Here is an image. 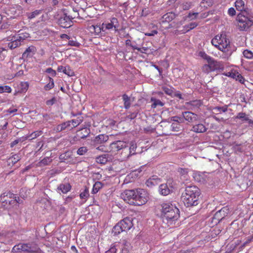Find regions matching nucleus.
Wrapping results in <instances>:
<instances>
[{
	"instance_id": "f257e3e1",
	"label": "nucleus",
	"mask_w": 253,
	"mask_h": 253,
	"mask_svg": "<svg viewBox=\"0 0 253 253\" xmlns=\"http://www.w3.org/2000/svg\"><path fill=\"white\" fill-rule=\"evenodd\" d=\"M122 198L127 203L135 206H141L148 200V194L143 189L126 190L121 194Z\"/></svg>"
},
{
	"instance_id": "f03ea898",
	"label": "nucleus",
	"mask_w": 253,
	"mask_h": 253,
	"mask_svg": "<svg viewBox=\"0 0 253 253\" xmlns=\"http://www.w3.org/2000/svg\"><path fill=\"white\" fill-rule=\"evenodd\" d=\"M200 195L201 190L197 186H188L182 192L181 200L187 207L196 206L199 203Z\"/></svg>"
},
{
	"instance_id": "7ed1b4c3",
	"label": "nucleus",
	"mask_w": 253,
	"mask_h": 253,
	"mask_svg": "<svg viewBox=\"0 0 253 253\" xmlns=\"http://www.w3.org/2000/svg\"><path fill=\"white\" fill-rule=\"evenodd\" d=\"M161 206V216L164 220L165 219L171 224L178 219L179 211L175 206L170 203H163Z\"/></svg>"
},
{
	"instance_id": "20e7f679",
	"label": "nucleus",
	"mask_w": 253,
	"mask_h": 253,
	"mask_svg": "<svg viewBox=\"0 0 253 253\" xmlns=\"http://www.w3.org/2000/svg\"><path fill=\"white\" fill-rule=\"evenodd\" d=\"M237 27L240 31H247L253 25V13H248L247 15L239 13L236 17Z\"/></svg>"
},
{
	"instance_id": "39448f33",
	"label": "nucleus",
	"mask_w": 253,
	"mask_h": 253,
	"mask_svg": "<svg viewBox=\"0 0 253 253\" xmlns=\"http://www.w3.org/2000/svg\"><path fill=\"white\" fill-rule=\"evenodd\" d=\"M40 250L38 245L35 242L19 243L12 249V253L24 252L26 253H36Z\"/></svg>"
},
{
	"instance_id": "423d86ee",
	"label": "nucleus",
	"mask_w": 253,
	"mask_h": 253,
	"mask_svg": "<svg viewBox=\"0 0 253 253\" xmlns=\"http://www.w3.org/2000/svg\"><path fill=\"white\" fill-rule=\"evenodd\" d=\"M211 42L213 45L224 52L228 51L230 48V42L224 34L216 35L212 39Z\"/></svg>"
},
{
	"instance_id": "0eeeda50",
	"label": "nucleus",
	"mask_w": 253,
	"mask_h": 253,
	"mask_svg": "<svg viewBox=\"0 0 253 253\" xmlns=\"http://www.w3.org/2000/svg\"><path fill=\"white\" fill-rule=\"evenodd\" d=\"M0 202L4 206L14 207L20 203V199L11 192L3 193L0 196Z\"/></svg>"
},
{
	"instance_id": "6e6552de",
	"label": "nucleus",
	"mask_w": 253,
	"mask_h": 253,
	"mask_svg": "<svg viewBox=\"0 0 253 253\" xmlns=\"http://www.w3.org/2000/svg\"><path fill=\"white\" fill-rule=\"evenodd\" d=\"M133 227L132 220L129 217L125 218L118 222L113 228V232L118 235L124 231H127Z\"/></svg>"
},
{
	"instance_id": "1a4fd4ad",
	"label": "nucleus",
	"mask_w": 253,
	"mask_h": 253,
	"mask_svg": "<svg viewBox=\"0 0 253 253\" xmlns=\"http://www.w3.org/2000/svg\"><path fill=\"white\" fill-rule=\"evenodd\" d=\"M136 148V144L134 142H131L129 146H128L126 143V145L122 149L121 157L122 160H126L130 156L135 154Z\"/></svg>"
},
{
	"instance_id": "9d476101",
	"label": "nucleus",
	"mask_w": 253,
	"mask_h": 253,
	"mask_svg": "<svg viewBox=\"0 0 253 253\" xmlns=\"http://www.w3.org/2000/svg\"><path fill=\"white\" fill-rule=\"evenodd\" d=\"M229 213V209L227 207H223L221 210L218 211L214 214L212 218V222L216 224L219 223L221 220L228 215Z\"/></svg>"
},
{
	"instance_id": "9b49d317",
	"label": "nucleus",
	"mask_w": 253,
	"mask_h": 253,
	"mask_svg": "<svg viewBox=\"0 0 253 253\" xmlns=\"http://www.w3.org/2000/svg\"><path fill=\"white\" fill-rule=\"evenodd\" d=\"M202 105L203 102L201 100L196 99L186 102L184 104V107L187 110L196 111L198 110Z\"/></svg>"
},
{
	"instance_id": "f8f14e48",
	"label": "nucleus",
	"mask_w": 253,
	"mask_h": 253,
	"mask_svg": "<svg viewBox=\"0 0 253 253\" xmlns=\"http://www.w3.org/2000/svg\"><path fill=\"white\" fill-rule=\"evenodd\" d=\"M119 27V23L118 19L115 17H112L109 23H103L101 25L102 31L105 32L107 30H111L114 28L115 31H117Z\"/></svg>"
},
{
	"instance_id": "ddd939ff",
	"label": "nucleus",
	"mask_w": 253,
	"mask_h": 253,
	"mask_svg": "<svg viewBox=\"0 0 253 253\" xmlns=\"http://www.w3.org/2000/svg\"><path fill=\"white\" fill-rule=\"evenodd\" d=\"M73 19L72 17L67 16L66 14L60 17L58 20L59 24L63 28H67L70 27L72 25V20Z\"/></svg>"
},
{
	"instance_id": "4468645a",
	"label": "nucleus",
	"mask_w": 253,
	"mask_h": 253,
	"mask_svg": "<svg viewBox=\"0 0 253 253\" xmlns=\"http://www.w3.org/2000/svg\"><path fill=\"white\" fill-rule=\"evenodd\" d=\"M87 30L91 36L96 37L100 35L101 32L102 31V28L100 25H92L88 26Z\"/></svg>"
},
{
	"instance_id": "2eb2a0df",
	"label": "nucleus",
	"mask_w": 253,
	"mask_h": 253,
	"mask_svg": "<svg viewBox=\"0 0 253 253\" xmlns=\"http://www.w3.org/2000/svg\"><path fill=\"white\" fill-rule=\"evenodd\" d=\"M182 116L184 118V120L189 123H194L198 119V115L190 111L182 113Z\"/></svg>"
},
{
	"instance_id": "dca6fc26",
	"label": "nucleus",
	"mask_w": 253,
	"mask_h": 253,
	"mask_svg": "<svg viewBox=\"0 0 253 253\" xmlns=\"http://www.w3.org/2000/svg\"><path fill=\"white\" fill-rule=\"evenodd\" d=\"M21 159V156L19 154H11V156L7 159V165L12 167Z\"/></svg>"
},
{
	"instance_id": "f3484780",
	"label": "nucleus",
	"mask_w": 253,
	"mask_h": 253,
	"mask_svg": "<svg viewBox=\"0 0 253 253\" xmlns=\"http://www.w3.org/2000/svg\"><path fill=\"white\" fill-rule=\"evenodd\" d=\"M126 145V143L122 141H117L112 143L110 144V147L111 148L112 150L113 151H119L122 150L123 147Z\"/></svg>"
},
{
	"instance_id": "a211bd4d",
	"label": "nucleus",
	"mask_w": 253,
	"mask_h": 253,
	"mask_svg": "<svg viewBox=\"0 0 253 253\" xmlns=\"http://www.w3.org/2000/svg\"><path fill=\"white\" fill-rule=\"evenodd\" d=\"M160 182V179L159 178L158 176L154 175L152 176V177L149 178L146 181V185H147V186L152 188L153 186L158 185Z\"/></svg>"
},
{
	"instance_id": "6ab92c4d",
	"label": "nucleus",
	"mask_w": 253,
	"mask_h": 253,
	"mask_svg": "<svg viewBox=\"0 0 253 253\" xmlns=\"http://www.w3.org/2000/svg\"><path fill=\"white\" fill-rule=\"evenodd\" d=\"M208 65L212 71L217 70L220 68L221 64L219 62L215 60L213 58H211L208 62Z\"/></svg>"
},
{
	"instance_id": "aec40b11",
	"label": "nucleus",
	"mask_w": 253,
	"mask_h": 253,
	"mask_svg": "<svg viewBox=\"0 0 253 253\" xmlns=\"http://www.w3.org/2000/svg\"><path fill=\"white\" fill-rule=\"evenodd\" d=\"M171 188V187H169L167 184H161L159 186V192L162 195H168L172 191Z\"/></svg>"
},
{
	"instance_id": "412c9836",
	"label": "nucleus",
	"mask_w": 253,
	"mask_h": 253,
	"mask_svg": "<svg viewBox=\"0 0 253 253\" xmlns=\"http://www.w3.org/2000/svg\"><path fill=\"white\" fill-rule=\"evenodd\" d=\"M191 130L196 133H203L206 131L207 128L203 124L199 123L194 125Z\"/></svg>"
},
{
	"instance_id": "4be33fe9",
	"label": "nucleus",
	"mask_w": 253,
	"mask_h": 253,
	"mask_svg": "<svg viewBox=\"0 0 253 253\" xmlns=\"http://www.w3.org/2000/svg\"><path fill=\"white\" fill-rule=\"evenodd\" d=\"M108 139V136L104 134H99L96 136L93 139L95 144H100L106 142Z\"/></svg>"
},
{
	"instance_id": "5701e85b",
	"label": "nucleus",
	"mask_w": 253,
	"mask_h": 253,
	"mask_svg": "<svg viewBox=\"0 0 253 253\" xmlns=\"http://www.w3.org/2000/svg\"><path fill=\"white\" fill-rule=\"evenodd\" d=\"M110 158L111 157L109 154H103L96 157V162L98 164L104 165Z\"/></svg>"
},
{
	"instance_id": "b1692460",
	"label": "nucleus",
	"mask_w": 253,
	"mask_h": 253,
	"mask_svg": "<svg viewBox=\"0 0 253 253\" xmlns=\"http://www.w3.org/2000/svg\"><path fill=\"white\" fill-rule=\"evenodd\" d=\"M71 122L67 121L57 126L55 128V130L57 132H60L66 128H71Z\"/></svg>"
},
{
	"instance_id": "393cba45",
	"label": "nucleus",
	"mask_w": 253,
	"mask_h": 253,
	"mask_svg": "<svg viewBox=\"0 0 253 253\" xmlns=\"http://www.w3.org/2000/svg\"><path fill=\"white\" fill-rule=\"evenodd\" d=\"M36 50V47L34 46L28 47L23 53V58H27L32 56L35 53Z\"/></svg>"
},
{
	"instance_id": "a878e982",
	"label": "nucleus",
	"mask_w": 253,
	"mask_h": 253,
	"mask_svg": "<svg viewBox=\"0 0 253 253\" xmlns=\"http://www.w3.org/2000/svg\"><path fill=\"white\" fill-rule=\"evenodd\" d=\"M175 14L173 12H168L164 14L162 17L163 23L169 22L175 18Z\"/></svg>"
},
{
	"instance_id": "bb28decb",
	"label": "nucleus",
	"mask_w": 253,
	"mask_h": 253,
	"mask_svg": "<svg viewBox=\"0 0 253 253\" xmlns=\"http://www.w3.org/2000/svg\"><path fill=\"white\" fill-rule=\"evenodd\" d=\"M234 5L238 11H245L246 5L243 0H236L234 2Z\"/></svg>"
},
{
	"instance_id": "cd10ccee",
	"label": "nucleus",
	"mask_w": 253,
	"mask_h": 253,
	"mask_svg": "<svg viewBox=\"0 0 253 253\" xmlns=\"http://www.w3.org/2000/svg\"><path fill=\"white\" fill-rule=\"evenodd\" d=\"M57 189L60 190L63 193L66 194L71 190V186L68 183H62L58 186Z\"/></svg>"
},
{
	"instance_id": "c85d7f7f",
	"label": "nucleus",
	"mask_w": 253,
	"mask_h": 253,
	"mask_svg": "<svg viewBox=\"0 0 253 253\" xmlns=\"http://www.w3.org/2000/svg\"><path fill=\"white\" fill-rule=\"evenodd\" d=\"M90 133L89 128L87 127L83 128L79 131L80 137L81 139H84L87 137Z\"/></svg>"
},
{
	"instance_id": "c756f323",
	"label": "nucleus",
	"mask_w": 253,
	"mask_h": 253,
	"mask_svg": "<svg viewBox=\"0 0 253 253\" xmlns=\"http://www.w3.org/2000/svg\"><path fill=\"white\" fill-rule=\"evenodd\" d=\"M150 101L152 102V104H151V108L153 109L156 108L159 106L162 107L164 105V103L160 100L156 99L153 97L151 98Z\"/></svg>"
},
{
	"instance_id": "7c9ffc66",
	"label": "nucleus",
	"mask_w": 253,
	"mask_h": 253,
	"mask_svg": "<svg viewBox=\"0 0 253 253\" xmlns=\"http://www.w3.org/2000/svg\"><path fill=\"white\" fill-rule=\"evenodd\" d=\"M21 42L16 37H14V40L8 43V47L10 49H14L21 45Z\"/></svg>"
},
{
	"instance_id": "2f4dec72",
	"label": "nucleus",
	"mask_w": 253,
	"mask_h": 253,
	"mask_svg": "<svg viewBox=\"0 0 253 253\" xmlns=\"http://www.w3.org/2000/svg\"><path fill=\"white\" fill-rule=\"evenodd\" d=\"M122 98L124 103V107L126 109H128L130 107V99L126 94H124L122 96Z\"/></svg>"
},
{
	"instance_id": "473e14b6",
	"label": "nucleus",
	"mask_w": 253,
	"mask_h": 253,
	"mask_svg": "<svg viewBox=\"0 0 253 253\" xmlns=\"http://www.w3.org/2000/svg\"><path fill=\"white\" fill-rule=\"evenodd\" d=\"M43 132L42 130H37L33 132L30 134L26 136V139H29V140H32L36 138L38 136L41 135Z\"/></svg>"
},
{
	"instance_id": "72a5a7b5",
	"label": "nucleus",
	"mask_w": 253,
	"mask_h": 253,
	"mask_svg": "<svg viewBox=\"0 0 253 253\" xmlns=\"http://www.w3.org/2000/svg\"><path fill=\"white\" fill-rule=\"evenodd\" d=\"M205 174L200 172H196L194 173V178L196 181L204 182L206 179L205 178Z\"/></svg>"
},
{
	"instance_id": "f704fd0d",
	"label": "nucleus",
	"mask_w": 253,
	"mask_h": 253,
	"mask_svg": "<svg viewBox=\"0 0 253 253\" xmlns=\"http://www.w3.org/2000/svg\"><path fill=\"white\" fill-rule=\"evenodd\" d=\"M83 121V118L82 117H79L76 119H73L70 122H71V124H72V126H71V128H73L74 127H77L80 124H81Z\"/></svg>"
},
{
	"instance_id": "c9c22d12",
	"label": "nucleus",
	"mask_w": 253,
	"mask_h": 253,
	"mask_svg": "<svg viewBox=\"0 0 253 253\" xmlns=\"http://www.w3.org/2000/svg\"><path fill=\"white\" fill-rule=\"evenodd\" d=\"M89 196L88 189L85 187L84 189L80 194V198L82 200H84V202L86 201Z\"/></svg>"
},
{
	"instance_id": "e433bc0d",
	"label": "nucleus",
	"mask_w": 253,
	"mask_h": 253,
	"mask_svg": "<svg viewBox=\"0 0 253 253\" xmlns=\"http://www.w3.org/2000/svg\"><path fill=\"white\" fill-rule=\"evenodd\" d=\"M198 25L196 22H191L183 27L184 33H186L196 28Z\"/></svg>"
},
{
	"instance_id": "4c0bfd02",
	"label": "nucleus",
	"mask_w": 253,
	"mask_h": 253,
	"mask_svg": "<svg viewBox=\"0 0 253 253\" xmlns=\"http://www.w3.org/2000/svg\"><path fill=\"white\" fill-rule=\"evenodd\" d=\"M52 161V160L49 157H45L40 162H39L37 165L39 167H43L49 165Z\"/></svg>"
},
{
	"instance_id": "58836bf2",
	"label": "nucleus",
	"mask_w": 253,
	"mask_h": 253,
	"mask_svg": "<svg viewBox=\"0 0 253 253\" xmlns=\"http://www.w3.org/2000/svg\"><path fill=\"white\" fill-rule=\"evenodd\" d=\"M237 74H238V71L237 70L232 69L230 71L224 73L223 74L225 76L235 79Z\"/></svg>"
},
{
	"instance_id": "ea45409f",
	"label": "nucleus",
	"mask_w": 253,
	"mask_h": 253,
	"mask_svg": "<svg viewBox=\"0 0 253 253\" xmlns=\"http://www.w3.org/2000/svg\"><path fill=\"white\" fill-rule=\"evenodd\" d=\"M102 183L101 182H96L93 186V188L92 189V193H97L99 191V190L102 187Z\"/></svg>"
},
{
	"instance_id": "a19ab883",
	"label": "nucleus",
	"mask_w": 253,
	"mask_h": 253,
	"mask_svg": "<svg viewBox=\"0 0 253 253\" xmlns=\"http://www.w3.org/2000/svg\"><path fill=\"white\" fill-rule=\"evenodd\" d=\"M42 13L41 10H36L30 13H27L28 18L29 19H32L36 17Z\"/></svg>"
},
{
	"instance_id": "79ce46f5",
	"label": "nucleus",
	"mask_w": 253,
	"mask_h": 253,
	"mask_svg": "<svg viewBox=\"0 0 253 253\" xmlns=\"http://www.w3.org/2000/svg\"><path fill=\"white\" fill-rule=\"evenodd\" d=\"M235 118L241 120L242 121H248V120H249L248 116L245 113L243 112L238 113Z\"/></svg>"
},
{
	"instance_id": "37998d69",
	"label": "nucleus",
	"mask_w": 253,
	"mask_h": 253,
	"mask_svg": "<svg viewBox=\"0 0 253 253\" xmlns=\"http://www.w3.org/2000/svg\"><path fill=\"white\" fill-rule=\"evenodd\" d=\"M19 34L16 37L21 42H23V40L29 37V34L28 33L25 32H20L19 31Z\"/></svg>"
},
{
	"instance_id": "c03bdc74",
	"label": "nucleus",
	"mask_w": 253,
	"mask_h": 253,
	"mask_svg": "<svg viewBox=\"0 0 253 253\" xmlns=\"http://www.w3.org/2000/svg\"><path fill=\"white\" fill-rule=\"evenodd\" d=\"M63 73L69 77H72L75 75L74 71L69 66H65V68L64 71H63Z\"/></svg>"
},
{
	"instance_id": "a18cd8bd",
	"label": "nucleus",
	"mask_w": 253,
	"mask_h": 253,
	"mask_svg": "<svg viewBox=\"0 0 253 253\" xmlns=\"http://www.w3.org/2000/svg\"><path fill=\"white\" fill-rule=\"evenodd\" d=\"M49 83H48L47 84H46L44 86V89L46 91L50 90L51 89L53 88V87L54 86L53 80L51 78L49 77Z\"/></svg>"
},
{
	"instance_id": "49530a36",
	"label": "nucleus",
	"mask_w": 253,
	"mask_h": 253,
	"mask_svg": "<svg viewBox=\"0 0 253 253\" xmlns=\"http://www.w3.org/2000/svg\"><path fill=\"white\" fill-rule=\"evenodd\" d=\"M213 4L212 0H203L201 2V5L202 7L207 8L208 7L211 6Z\"/></svg>"
},
{
	"instance_id": "de8ad7c7",
	"label": "nucleus",
	"mask_w": 253,
	"mask_h": 253,
	"mask_svg": "<svg viewBox=\"0 0 253 253\" xmlns=\"http://www.w3.org/2000/svg\"><path fill=\"white\" fill-rule=\"evenodd\" d=\"M163 90L165 92V93L169 95L172 96L173 94V88L172 87H168L166 86H164L162 87Z\"/></svg>"
},
{
	"instance_id": "09e8293b",
	"label": "nucleus",
	"mask_w": 253,
	"mask_h": 253,
	"mask_svg": "<svg viewBox=\"0 0 253 253\" xmlns=\"http://www.w3.org/2000/svg\"><path fill=\"white\" fill-rule=\"evenodd\" d=\"M12 89L8 85L0 86V93L3 92L10 93Z\"/></svg>"
},
{
	"instance_id": "8fccbe9b",
	"label": "nucleus",
	"mask_w": 253,
	"mask_h": 253,
	"mask_svg": "<svg viewBox=\"0 0 253 253\" xmlns=\"http://www.w3.org/2000/svg\"><path fill=\"white\" fill-rule=\"evenodd\" d=\"M171 120L173 122V123H176L177 124H181L184 123V118L180 117L178 116H173L171 118Z\"/></svg>"
},
{
	"instance_id": "3c124183",
	"label": "nucleus",
	"mask_w": 253,
	"mask_h": 253,
	"mask_svg": "<svg viewBox=\"0 0 253 253\" xmlns=\"http://www.w3.org/2000/svg\"><path fill=\"white\" fill-rule=\"evenodd\" d=\"M29 83L27 82H21L20 83V90L21 92H26L29 88Z\"/></svg>"
},
{
	"instance_id": "603ef678",
	"label": "nucleus",
	"mask_w": 253,
	"mask_h": 253,
	"mask_svg": "<svg viewBox=\"0 0 253 253\" xmlns=\"http://www.w3.org/2000/svg\"><path fill=\"white\" fill-rule=\"evenodd\" d=\"M88 151L86 147L83 146L79 148L77 152V153L79 155H83L85 154Z\"/></svg>"
},
{
	"instance_id": "864d4df0",
	"label": "nucleus",
	"mask_w": 253,
	"mask_h": 253,
	"mask_svg": "<svg viewBox=\"0 0 253 253\" xmlns=\"http://www.w3.org/2000/svg\"><path fill=\"white\" fill-rule=\"evenodd\" d=\"M243 53L244 57L246 58L252 59L253 58V53L249 50H245Z\"/></svg>"
},
{
	"instance_id": "5fc2aeb1",
	"label": "nucleus",
	"mask_w": 253,
	"mask_h": 253,
	"mask_svg": "<svg viewBox=\"0 0 253 253\" xmlns=\"http://www.w3.org/2000/svg\"><path fill=\"white\" fill-rule=\"evenodd\" d=\"M180 125L176 123H172L171 125V130L174 131H179L180 130Z\"/></svg>"
},
{
	"instance_id": "6e6d98bb",
	"label": "nucleus",
	"mask_w": 253,
	"mask_h": 253,
	"mask_svg": "<svg viewBox=\"0 0 253 253\" xmlns=\"http://www.w3.org/2000/svg\"><path fill=\"white\" fill-rule=\"evenodd\" d=\"M130 247V244L128 242L125 241L124 244V246L122 248L123 253H127L129 251Z\"/></svg>"
},
{
	"instance_id": "4d7b16f0",
	"label": "nucleus",
	"mask_w": 253,
	"mask_h": 253,
	"mask_svg": "<svg viewBox=\"0 0 253 253\" xmlns=\"http://www.w3.org/2000/svg\"><path fill=\"white\" fill-rule=\"evenodd\" d=\"M199 55L203 59L207 60V62L211 58V57L208 55L205 52L202 51L199 52Z\"/></svg>"
},
{
	"instance_id": "13d9d810",
	"label": "nucleus",
	"mask_w": 253,
	"mask_h": 253,
	"mask_svg": "<svg viewBox=\"0 0 253 253\" xmlns=\"http://www.w3.org/2000/svg\"><path fill=\"white\" fill-rule=\"evenodd\" d=\"M228 106L225 105L222 107H215L214 108V110L218 112H226L227 111Z\"/></svg>"
},
{
	"instance_id": "bf43d9fd",
	"label": "nucleus",
	"mask_w": 253,
	"mask_h": 253,
	"mask_svg": "<svg viewBox=\"0 0 253 253\" xmlns=\"http://www.w3.org/2000/svg\"><path fill=\"white\" fill-rule=\"evenodd\" d=\"M235 79L243 84H244L245 82V78L239 72L238 74H237L236 77Z\"/></svg>"
},
{
	"instance_id": "052dcab7",
	"label": "nucleus",
	"mask_w": 253,
	"mask_h": 253,
	"mask_svg": "<svg viewBox=\"0 0 253 253\" xmlns=\"http://www.w3.org/2000/svg\"><path fill=\"white\" fill-rule=\"evenodd\" d=\"M133 49H136L138 51L142 53H145L146 51L148 50L147 47H139L137 46L133 47Z\"/></svg>"
},
{
	"instance_id": "680f3d73",
	"label": "nucleus",
	"mask_w": 253,
	"mask_h": 253,
	"mask_svg": "<svg viewBox=\"0 0 253 253\" xmlns=\"http://www.w3.org/2000/svg\"><path fill=\"white\" fill-rule=\"evenodd\" d=\"M202 71L205 73H209L211 71H212L211 70V68H210L208 64H205L203 65L202 67Z\"/></svg>"
},
{
	"instance_id": "e2e57ef3",
	"label": "nucleus",
	"mask_w": 253,
	"mask_h": 253,
	"mask_svg": "<svg viewBox=\"0 0 253 253\" xmlns=\"http://www.w3.org/2000/svg\"><path fill=\"white\" fill-rule=\"evenodd\" d=\"M56 101L55 97H52L51 99L48 100L46 101V104L47 106H51L53 105Z\"/></svg>"
},
{
	"instance_id": "0e129e2a",
	"label": "nucleus",
	"mask_w": 253,
	"mask_h": 253,
	"mask_svg": "<svg viewBox=\"0 0 253 253\" xmlns=\"http://www.w3.org/2000/svg\"><path fill=\"white\" fill-rule=\"evenodd\" d=\"M236 10L233 7H230L228 10V14L231 16H233L236 15Z\"/></svg>"
},
{
	"instance_id": "69168bd1",
	"label": "nucleus",
	"mask_w": 253,
	"mask_h": 253,
	"mask_svg": "<svg viewBox=\"0 0 253 253\" xmlns=\"http://www.w3.org/2000/svg\"><path fill=\"white\" fill-rule=\"evenodd\" d=\"M178 172L181 175H186L188 173V169H187L180 168Z\"/></svg>"
},
{
	"instance_id": "338daca9",
	"label": "nucleus",
	"mask_w": 253,
	"mask_h": 253,
	"mask_svg": "<svg viewBox=\"0 0 253 253\" xmlns=\"http://www.w3.org/2000/svg\"><path fill=\"white\" fill-rule=\"evenodd\" d=\"M45 72L47 73L50 74L52 76H55L56 74V71L53 70L51 68H47Z\"/></svg>"
},
{
	"instance_id": "774afa93",
	"label": "nucleus",
	"mask_w": 253,
	"mask_h": 253,
	"mask_svg": "<svg viewBox=\"0 0 253 253\" xmlns=\"http://www.w3.org/2000/svg\"><path fill=\"white\" fill-rule=\"evenodd\" d=\"M68 44L71 46H78L80 44L76 41L72 40L69 41Z\"/></svg>"
}]
</instances>
